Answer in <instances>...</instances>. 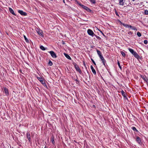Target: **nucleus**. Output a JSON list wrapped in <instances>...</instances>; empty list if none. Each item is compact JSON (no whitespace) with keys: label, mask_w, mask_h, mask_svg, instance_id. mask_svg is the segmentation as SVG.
I'll return each mask as SVG.
<instances>
[{"label":"nucleus","mask_w":148,"mask_h":148,"mask_svg":"<svg viewBox=\"0 0 148 148\" xmlns=\"http://www.w3.org/2000/svg\"><path fill=\"white\" fill-rule=\"evenodd\" d=\"M116 15L118 16H119V15L118 14V13L116 12Z\"/></svg>","instance_id":"nucleus-35"},{"label":"nucleus","mask_w":148,"mask_h":148,"mask_svg":"<svg viewBox=\"0 0 148 148\" xmlns=\"http://www.w3.org/2000/svg\"><path fill=\"white\" fill-rule=\"evenodd\" d=\"M64 55L68 59L70 60H71V58L69 56V55H68V54L65 53H64Z\"/></svg>","instance_id":"nucleus-14"},{"label":"nucleus","mask_w":148,"mask_h":148,"mask_svg":"<svg viewBox=\"0 0 148 148\" xmlns=\"http://www.w3.org/2000/svg\"><path fill=\"white\" fill-rule=\"evenodd\" d=\"M40 49H42V50H45L46 49H45V48L42 45H41L40 47Z\"/></svg>","instance_id":"nucleus-21"},{"label":"nucleus","mask_w":148,"mask_h":148,"mask_svg":"<svg viewBox=\"0 0 148 148\" xmlns=\"http://www.w3.org/2000/svg\"><path fill=\"white\" fill-rule=\"evenodd\" d=\"M1 10V9L0 8V10Z\"/></svg>","instance_id":"nucleus-40"},{"label":"nucleus","mask_w":148,"mask_h":148,"mask_svg":"<svg viewBox=\"0 0 148 148\" xmlns=\"http://www.w3.org/2000/svg\"><path fill=\"white\" fill-rule=\"evenodd\" d=\"M87 32L89 35L92 36V37H93L94 36V35H95V34L92 30L90 29H88V30Z\"/></svg>","instance_id":"nucleus-4"},{"label":"nucleus","mask_w":148,"mask_h":148,"mask_svg":"<svg viewBox=\"0 0 148 148\" xmlns=\"http://www.w3.org/2000/svg\"><path fill=\"white\" fill-rule=\"evenodd\" d=\"M37 79L41 82V83L42 84L45 86H47L46 85L45 83V81L43 80V78L41 77H37Z\"/></svg>","instance_id":"nucleus-3"},{"label":"nucleus","mask_w":148,"mask_h":148,"mask_svg":"<svg viewBox=\"0 0 148 148\" xmlns=\"http://www.w3.org/2000/svg\"><path fill=\"white\" fill-rule=\"evenodd\" d=\"M83 63V64H84V65L85 66V62L84 61Z\"/></svg>","instance_id":"nucleus-36"},{"label":"nucleus","mask_w":148,"mask_h":148,"mask_svg":"<svg viewBox=\"0 0 148 148\" xmlns=\"http://www.w3.org/2000/svg\"><path fill=\"white\" fill-rule=\"evenodd\" d=\"M129 28H131L133 30H136V31L137 30V29L135 27L132 26L131 25H130Z\"/></svg>","instance_id":"nucleus-17"},{"label":"nucleus","mask_w":148,"mask_h":148,"mask_svg":"<svg viewBox=\"0 0 148 148\" xmlns=\"http://www.w3.org/2000/svg\"><path fill=\"white\" fill-rule=\"evenodd\" d=\"M122 24L123 26H124V27H128V28H129V26L130 25H128L127 24H124V23H122Z\"/></svg>","instance_id":"nucleus-18"},{"label":"nucleus","mask_w":148,"mask_h":148,"mask_svg":"<svg viewBox=\"0 0 148 148\" xmlns=\"http://www.w3.org/2000/svg\"><path fill=\"white\" fill-rule=\"evenodd\" d=\"M49 53H50L51 56L53 58H56L57 57V56L56 55V54L54 53V51H51L49 52Z\"/></svg>","instance_id":"nucleus-5"},{"label":"nucleus","mask_w":148,"mask_h":148,"mask_svg":"<svg viewBox=\"0 0 148 148\" xmlns=\"http://www.w3.org/2000/svg\"><path fill=\"white\" fill-rule=\"evenodd\" d=\"M142 78L146 82L147 84L148 85V78L146 77V76H143L142 77Z\"/></svg>","instance_id":"nucleus-12"},{"label":"nucleus","mask_w":148,"mask_h":148,"mask_svg":"<svg viewBox=\"0 0 148 148\" xmlns=\"http://www.w3.org/2000/svg\"><path fill=\"white\" fill-rule=\"evenodd\" d=\"M45 148H47V147H45Z\"/></svg>","instance_id":"nucleus-39"},{"label":"nucleus","mask_w":148,"mask_h":148,"mask_svg":"<svg viewBox=\"0 0 148 148\" xmlns=\"http://www.w3.org/2000/svg\"><path fill=\"white\" fill-rule=\"evenodd\" d=\"M94 36L96 37V38H97V39H99V40L101 39V38L99 36H97L95 34V35H94Z\"/></svg>","instance_id":"nucleus-30"},{"label":"nucleus","mask_w":148,"mask_h":148,"mask_svg":"<svg viewBox=\"0 0 148 148\" xmlns=\"http://www.w3.org/2000/svg\"><path fill=\"white\" fill-rule=\"evenodd\" d=\"M118 63V66H119V68H120V69H122V67H121V66H120V62H119V61H118V63Z\"/></svg>","instance_id":"nucleus-23"},{"label":"nucleus","mask_w":148,"mask_h":148,"mask_svg":"<svg viewBox=\"0 0 148 148\" xmlns=\"http://www.w3.org/2000/svg\"><path fill=\"white\" fill-rule=\"evenodd\" d=\"M97 52L98 55H99L100 58H101V57L103 56L102 55V54L101 53V52L100 51L97 49Z\"/></svg>","instance_id":"nucleus-11"},{"label":"nucleus","mask_w":148,"mask_h":148,"mask_svg":"<svg viewBox=\"0 0 148 148\" xmlns=\"http://www.w3.org/2000/svg\"><path fill=\"white\" fill-rule=\"evenodd\" d=\"M144 13L145 15H148V11L147 10H145Z\"/></svg>","instance_id":"nucleus-27"},{"label":"nucleus","mask_w":148,"mask_h":148,"mask_svg":"<svg viewBox=\"0 0 148 148\" xmlns=\"http://www.w3.org/2000/svg\"><path fill=\"white\" fill-rule=\"evenodd\" d=\"M90 68H91V69L92 70V73H93L95 75L96 73V72L95 71V70L94 69V68H93V66L92 65L91 66Z\"/></svg>","instance_id":"nucleus-9"},{"label":"nucleus","mask_w":148,"mask_h":148,"mask_svg":"<svg viewBox=\"0 0 148 148\" xmlns=\"http://www.w3.org/2000/svg\"><path fill=\"white\" fill-rule=\"evenodd\" d=\"M91 60L92 61V62L95 65H96V64L95 62L92 59H91Z\"/></svg>","instance_id":"nucleus-34"},{"label":"nucleus","mask_w":148,"mask_h":148,"mask_svg":"<svg viewBox=\"0 0 148 148\" xmlns=\"http://www.w3.org/2000/svg\"><path fill=\"white\" fill-rule=\"evenodd\" d=\"M136 141L139 144H140L141 143V140L139 137H137L136 138Z\"/></svg>","instance_id":"nucleus-15"},{"label":"nucleus","mask_w":148,"mask_h":148,"mask_svg":"<svg viewBox=\"0 0 148 148\" xmlns=\"http://www.w3.org/2000/svg\"><path fill=\"white\" fill-rule=\"evenodd\" d=\"M128 50L136 58L139 59L140 58V56L139 55L132 49L129 48Z\"/></svg>","instance_id":"nucleus-1"},{"label":"nucleus","mask_w":148,"mask_h":148,"mask_svg":"<svg viewBox=\"0 0 148 148\" xmlns=\"http://www.w3.org/2000/svg\"><path fill=\"white\" fill-rule=\"evenodd\" d=\"M73 65H74L75 68L76 69V70L77 71L79 72L80 74L82 73V72L81 70L79 68L78 66L75 63H74L73 64Z\"/></svg>","instance_id":"nucleus-2"},{"label":"nucleus","mask_w":148,"mask_h":148,"mask_svg":"<svg viewBox=\"0 0 148 148\" xmlns=\"http://www.w3.org/2000/svg\"><path fill=\"white\" fill-rule=\"evenodd\" d=\"M132 128L134 131H136L137 132L138 131L136 127H132Z\"/></svg>","instance_id":"nucleus-25"},{"label":"nucleus","mask_w":148,"mask_h":148,"mask_svg":"<svg viewBox=\"0 0 148 148\" xmlns=\"http://www.w3.org/2000/svg\"><path fill=\"white\" fill-rule=\"evenodd\" d=\"M80 5L84 9H85V10H86L88 12H90L91 10L90 9L87 7L86 6L84 5H81L80 4Z\"/></svg>","instance_id":"nucleus-6"},{"label":"nucleus","mask_w":148,"mask_h":148,"mask_svg":"<svg viewBox=\"0 0 148 148\" xmlns=\"http://www.w3.org/2000/svg\"><path fill=\"white\" fill-rule=\"evenodd\" d=\"M38 34L41 36H43V33L42 31L40 30H39L38 31H37Z\"/></svg>","instance_id":"nucleus-16"},{"label":"nucleus","mask_w":148,"mask_h":148,"mask_svg":"<svg viewBox=\"0 0 148 148\" xmlns=\"http://www.w3.org/2000/svg\"><path fill=\"white\" fill-rule=\"evenodd\" d=\"M90 1L92 3H95V0H90Z\"/></svg>","instance_id":"nucleus-29"},{"label":"nucleus","mask_w":148,"mask_h":148,"mask_svg":"<svg viewBox=\"0 0 148 148\" xmlns=\"http://www.w3.org/2000/svg\"><path fill=\"white\" fill-rule=\"evenodd\" d=\"M63 2H64V3H65L64 0H63Z\"/></svg>","instance_id":"nucleus-37"},{"label":"nucleus","mask_w":148,"mask_h":148,"mask_svg":"<svg viewBox=\"0 0 148 148\" xmlns=\"http://www.w3.org/2000/svg\"><path fill=\"white\" fill-rule=\"evenodd\" d=\"M121 92L122 93V95L124 97H126V94L125 92L123 90H122L121 91Z\"/></svg>","instance_id":"nucleus-19"},{"label":"nucleus","mask_w":148,"mask_h":148,"mask_svg":"<svg viewBox=\"0 0 148 148\" xmlns=\"http://www.w3.org/2000/svg\"><path fill=\"white\" fill-rule=\"evenodd\" d=\"M51 141H52V143L53 144L54 143V138H52L51 139Z\"/></svg>","instance_id":"nucleus-31"},{"label":"nucleus","mask_w":148,"mask_h":148,"mask_svg":"<svg viewBox=\"0 0 148 148\" xmlns=\"http://www.w3.org/2000/svg\"><path fill=\"white\" fill-rule=\"evenodd\" d=\"M18 12L21 15L23 16H26L27 14L26 12H23V11L21 10H18Z\"/></svg>","instance_id":"nucleus-7"},{"label":"nucleus","mask_w":148,"mask_h":148,"mask_svg":"<svg viewBox=\"0 0 148 148\" xmlns=\"http://www.w3.org/2000/svg\"><path fill=\"white\" fill-rule=\"evenodd\" d=\"M9 10L10 13H11L12 14L16 15V14H15L14 11L11 8H9Z\"/></svg>","instance_id":"nucleus-13"},{"label":"nucleus","mask_w":148,"mask_h":148,"mask_svg":"<svg viewBox=\"0 0 148 148\" xmlns=\"http://www.w3.org/2000/svg\"><path fill=\"white\" fill-rule=\"evenodd\" d=\"M135 0H132V1H135Z\"/></svg>","instance_id":"nucleus-38"},{"label":"nucleus","mask_w":148,"mask_h":148,"mask_svg":"<svg viewBox=\"0 0 148 148\" xmlns=\"http://www.w3.org/2000/svg\"><path fill=\"white\" fill-rule=\"evenodd\" d=\"M121 53L123 56L125 57V54L124 52L123 51H121Z\"/></svg>","instance_id":"nucleus-24"},{"label":"nucleus","mask_w":148,"mask_h":148,"mask_svg":"<svg viewBox=\"0 0 148 148\" xmlns=\"http://www.w3.org/2000/svg\"><path fill=\"white\" fill-rule=\"evenodd\" d=\"M48 64L50 66H52L53 64V63L50 60V61L48 62Z\"/></svg>","instance_id":"nucleus-28"},{"label":"nucleus","mask_w":148,"mask_h":148,"mask_svg":"<svg viewBox=\"0 0 148 148\" xmlns=\"http://www.w3.org/2000/svg\"><path fill=\"white\" fill-rule=\"evenodd\" d=\"M100 58L101 59V60L102 61V62L103 63V64L105 66V63H106V60L104 59L103 57V56H102Z\"/></svg>","instance_id":"nucleus-10"},{"label":"nucleus","mask_w":148,"mask_h":148,"mask_svg":"<svg viewBox=\"0 0 148 148\" xmlns=\"http://www.w3.org/2000/svg\"><path fill=\"white\" fill-rule=\"evenodd\" d=\"M144 43L145 44H147V40H145L144 41Z\"/></svg>","instance_id":"nucleus-32"},{"label":"nucleus","mask_w":148,"mask_h":148,"mask_svg":"<svg viewBox=\"0 0 148 148\" xmlns=\"http://www.w3.org/2000/svg\"><path fill=\"white\" fill-rule=\"evenodd\" d=\"M27 138L29 140V141H30L31 140V136L30 133L29 132H27L26 134Z\"/></svg>","instance_id":"nucleus-8"},{"label":"nucleus","mask_w":148,"mask_h":148,"mask_svg":"<svg viewBox=\"0 0 148 148\" xmlns=\"http://www.w3.org/2000/svg\"><path fill=\"white\" fill-rule=\"evenodd\" d=\"M128 34L129 35H132L133 34V33L131 32H128Z\"/></svg>","instance_id":"nucleus-33"},{"label":"nucleus","mask_w":148,"mask_h":148,"mask_svg":"<svg viewBox=\"0 0 148 148\" xmlns=\"http://www.w3.org/2000/svg\"><path fill=\"white\" fill-rule=\"evenodd\" d=\"M137 35L139 36V37H140L141 36V33L139 32H138L137 33Z\"/></svg>","instance_id":"nucleus-26"},{"label":"nucleus","mask_w":148,"mask_h":148,"mask_svg":"<svg viewBox=\"0 0 148 148\" xmlns=\"http://www.w3.org/2000/svg\"><path fill=\"white\" fill-rule=\"evenodd\" d=\"M24 37L25 38V39L26 41V42H29V40L27 38L26 36H25V35H24Z\"/></svg>","instance_id":"nucleus-20"},{"label":"nucleus","mask_w":148,"mask_h":148,"mask_svg":"<svg viewBox=\"0 0 148 148\" xmlns=\"http://www.w3.org/2000/svg\"><path fill=\"white\" fill-rule=\"evenodd\" d=\"M4 91L5 93L7 94L8 93V89L7 88H4Z\"/></svg>","instance_id":"nucleus-22"}]
</instances>
